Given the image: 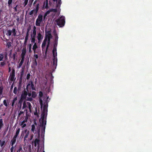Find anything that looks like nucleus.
Segmentation results:
<instances>
[{
    "instance_id": "nucleus-1",
    "label": "nucleus",
    "mask_w": 152,
    "mask_h": 152,
    "mask_svg": "<svg viewBox=\"0 0 152 152\" xmlns=\"http://www.w3.org/2000/svg\"><path fill=\"white\" fill-rule=\"evenodd\" d=\"M48 103L47 102L44 103L42 109V124L39 126L37 127V132L34 133L35 135L34 136L35 140L32 142V145L35 147L38 145L37 152H38L39 150V145L40 142V128L41 129V132L42 134H44L45 125L46 124V116L48 111Z\"/></svg>"
},
{
    "instance_id": "nucleus-2",
    "label": "nucleus",
    "mask_w": 152,
    "mask_h": 152,
    "mask_svg": "<svg viewBox=\"0 0 152 152\" xmlns=\"http://www.w3.org/2000/svg\"><path fill=\"white\" fill-rule=\"evenodd\" d=\"M64 17L62 16L56 20L57 24L60 27H63L64 26L65 21L64 20Z\"/></svg>"
},
{
    "instance_id": "nucleus-3",
    "label": "nucleus",
    "mask_w": 152,
    "mask_h": 152,
    "mask_svg": "<svg viewBox=\"0 0 152 152\" xmlns=\"http://www.w3.org/2000/svg\"><path fill=\"white\" fill-rule=\"evenodd\" d=\"M61 0H58V1L57 2L56 5V9H52L50 10L51 12H60V9L61 5Z\"/></svg>"
},
{
    "instance_id": "nucleus-4",
    "label": "nucleus",
    "mask_w": 152,
    "mask_h": 152,
    "mask_svg": "<svg viewBox=\"0 0 152 152\" xmlns=\"http://www.w3.org/2000/svg\"><path fill=\"white\" fill-rule=\"evenodd\" d=\"M26 108H28L29 109V111L31 113L32 108L31 103L29 102L26 103L25 102H24L23 103V107H22V109H23Z\"/></svg>"
},
{
    "instance_id": "nucleus-5",
    "label": "nucleus",
    "mask_w": 152,
    "mask_h": 152,
    "mask_svg": "<svg viewBox=\"0 0 152 152\" xmlns=\"http://www.w3.org/2000/svg\"><path fill=\"white\" fill-rule=\"evenodd\" d=\"M43 16L39 14L36 20V25L37 26H40V24L42 22Z\"/></svg>"
},
{
    "instance_id": "nucleus-6",
    "label": "nucleus",
    "mask_w": 152,
    "mask_h": 152,
    "mask_svg": "<svg viewBox=\"0 0 152 152\" xmlns=\"http://www.w3.org/2000/svg\"><path fill=\"white\" fill-rule=\"evenodd\" d=\"M28 95L27 91L24 90L22 92V93L21 96V99H26V96Z\"/></svg>"
},
{
    "instance_id": "nucleus-7",
    "label": "nucleus",
    "mask_w": 152,
    "mask_h": 152,
    "mask_svg": "<svg viewBox=\"0 0 152 152\" xmlns=\"http://www.w3.org/2000/svg\"><path fill=\"white\" fill-rule=\"evenodd\" d=\"M39 1L38 0H36L33 3V5L36 8V13L39 10Z\"/></svg>"
},
{
    "instance_id": "nucleus-8",
    "label": "nucleus",
    "mask_w": 152,
    "mask_h": 152,
    "mask_svg": "<svg viewBox=\"0 0 152 152\" xmlns=\"http://www.w3.org/2000/svg\"><path fill=\"white\" fill-rule=\"evenodd\" d=\"M29 87H31L33 90H35V88L32 81L31 82L30 84L29 83L27 86L26 88L27 91H28V89Z\"/></svg>"
},
{
    "instance_id": "nucleus-9",
    "label": "nucleus",
    "mask_w": 152,
    "mask_h": 152,
    "mask_svg": "<svg viewBox=\"0 0 152 152\" xmlns=\"http://www.w3.org/2000/svg\"><path fill=\"white\" fill-rule=\"evenodd\" d=\"M15 76V70L13 69L12 71L10 73V80L11 81H13Z\"/></svg>"
},
{
    "instance_id": "nucleus-10",
    "label": "nucleus",
    "mask_w": 152,
    "mask_h": 152,
    "mask_svg": "<svg viewBox=\"0 0 152 152\" xmlns=\"http://www.w3.org/2000/svg\"><path fill=\"white\" fill-rule=\"evenodd\" d=\"M26 52V48H23L22 50V52L21 55V58H24L25 56Z\"/></svg>"
},
{
    "instance_id": "nucleus-11",
    "label": "nucleus",
    "mask_w": 152,
    "mask_h": 152,
    "mask_svg": "<svg viewBox=\"0 0 152 152\" xmlns=\"http://www.w3.org/2000/svg\"><path fill=\"white\" fill-rule=\"evenodd\" d=\"M25 135L24 137V141L26 140V139L28 137L29 134V131L27 129H26L24 131Z\"/></svg>"
},
{
    "instance_id": "nucleus-12",
    "label": "nucleus",
    "mask_w": 152,
    "mask_h": 152,
    "mask_svg": "<svg viewBox=\"0 0 152 152\" xmlns=\"http://www.w3.org/2000/svg\"><path fill=\"white\" fill-rule=\"evenodd\" d=\"M50 39H48V45L47 46V47L45 49V56H46L47 55V51L49 47V45L50 43Z\"/></svg>"
},
{
    "instance_id": "nucleus-13",
    "label": "nucleus",
    "mask_w": 152,
    "mask_h": 152,
    "mask_svg": "<svg viewBox=\"0 0 152 152\" xmlns=\"http://www.w3.org/2000/svg\"><path fill=\"white\" fill-rule=\"evenodd\" d=\"M47 40V38H45L42 44V50H43L44 49H45V46L46 44Z\"/></svg>"
},
{
    "instance_id": "nucleus-14",
    "label": "nucleus",
    "mask_w": 152,
    "mask_h": 152,
    "mask_svg": "<svg viewBox=\"0 0 152 152\" xmlns=\"http://www.w3.org/2000/svg\"><path fill=\"white\" fill-rule=\"evenodd\" d=\"M49 6L48 5V1L46 0L44 3L43 4V7L47 9L49 8Z\"/></svg>"
},
{
    "instance_id": "nucleus-15",
    "label": "nucleus",
    "mask_w": 152,
    "mask_h": 152,
    "mask_svg": "<svg viewBox=\"0 0 152 152\" xmlns=\"http://www.w3.org/2000/svg\"><path fill=\"white\" fill-rule=\"evenodd\" d=\"M53 65L56 66L57 65V58H56L55 56L53 57Z\"/></svg>"
},
{
    "instance_id": "nucleus-16",
    "label": "nucleus",
    "mask_w": 152,
    "mask_h": 152,
    "mask_svg": "<svg viewBox=\"0 0 152 152\" xmlns=\"http://www.w3.org/2000/svg\"><path fill=\"white\" fill-rule=\"evenodd\" d=\"M25 111H26V117L25 118V119L23 121L22 123V125H23L24 124V123L26 122L27 121V117L28 116L27 114V110H25Z\"/></svg>"
},
{
    "instance_id": "nucleus-17",
    "label": "nucleus",
    "mask_w": 152,
    "mask_h": 152,
    "mask_svg": "<svg viewBox=\"0 0 152 152\" xmlns=\"http://www.w3.org/2000/svg\"><path fill=\"white\" fill-rule=\"evenodd\" d=\"M37 37L39 41H40L43 38V37L40 33L38 34Z\"/></svg>"
},
{
    "instance_id": "nucleus-18",
    "label": "nucleus",
    "mask_w": 152,
    "mask_h": 152,
    "mask_svg": "<svg viewBox=\"0 0 152 152\" xmlns=\"http://www.w3.org/2000/svg\"><path fill=\"white\" fill-rule=\"evenodd\" d=\"M31 28L30 26H29L28 28L27 32H26V36L25 37V38H28V37L29 35V31L31 30Z\"/></svg>"
},
{
    "instance_id": "nucleus-19",
    "label": "nucleus",
    "mask_w": 152,
    "mask_h": 152,
    "mask_svg": "<svg viewBox=\"0 0 152 152\" xmlns=\"http://www.w3.org/2000/svg\"><path fill=\"white\" fill-rule=\"evenodd\" d=\"M16 137H15L14 136L13 137V139L11 140V145H13L15 143L16 141Z\"/></svg>"
},
{
    "instance_id": "nucleus-20",
    "label": "nucleus",
    "mask_w": 152,
    "mask_h": 152,
    "mask_svg": "<svg viewBox=\"0 0 152 152\" xmlns=\"http://www.w3.org/2000/svg\"><path fill=\"white\" fill-rule=\"evenodd\" d=\"M35 125L34 124H33L31 126V131L33 132H34V131H35V132H37V130H35Z\"/></svg>"
},
{
    "instance_id": "nucleus-21",
    "label": "nucleus",
    "mask_w": 152,
    "mask_h": 152,
    "mask_svg": "<svg viewBox=\"0 0 152 152\" xmlns=\"http://www.w3.org/2000/svg\"><path fill=\"white\" fill-rule=\"evenodd\" d=\"M58 42H54V46L53 49L54 51H56V47L57 45Z\"/></svg>"
},
{
    "instance_id": "nucleus-22",
    "label": "nucleus",
    "mask_w": 152,
    "mask_h": 152,
    "mask_svg": "<svg viewBox=\"0 0 152 152\" xmlns=\"http://www.w3.org/2000/svg\"><path fill=\"white\" fill-rule=\"evenodd\" d=\"M20 130V128H18V129H17L16 132L14 136V137H18V136L19 134Z\"/></svg>"
},
{
    "instance_id": "nucleus-23",
    "label": "nucleus",
    "mask_w": 152,
    "mask_h": 152,
    "mask_svg": "<svg viewBox=\"0 0 152 152\" xmlns=\"http://www.w3.org/2000/svg\"><path fill=\"white\" fill-rule=\"evenodd\" d=\"M53 57H54V56H55L56 58H57V53L56 52V51H54L53 49Z\"/></svg>"
},
{
    "instance_id": "nucleus-24",
    "label": "nucleus",
    "mask_w": 152,
    "mask_h": 152,
    "mask_svg": "<svg viewBox=\"0 0 152 152\" xmlns=\"http://www.w3.org/2000/svg\"><path fill=\"white\" fill-rule=\"evenodd\" d=\"M24 60V58H22L21 61L20 62V63L19 65V67H20L23 64V63Z\"/></svg>"
},
{
    "instance_id": "nucleus-25",
    "label": "nucleus",
    "mask_w": 152,
    "mask_h": 152,
    "mask_svg": "<svg viewBox=\"0 0 152 152\" xmlns=\"http://www.w3.org/2000/svg\"><path fill=\"white\" fill-rule=\"evenodd\" d=\"M31 96L32 98H35L37 96L36 93L34 91H32Z\"/></svg>"
},
{
    "instance_id": "nucleus-26",
    "label": "nucleus",
    "mask_w": 152,
    "mask_h": 152,
    "mask_svg": "<svg viewBox=\"0 0 152 152\" xmlns=\"http://www.w3.org/2000/svg\"><path fill=\"white\" fill-rule=\"evenodd\" d=\"M53 36L51 34H48V35H46V37L47 39H52Z\"/></svg>"
},
{
    "instance_id": "nucleus-27",
    "label": "nucleus",
    "mask_w": 152,
    "mask_h": 152,
    "mask_svg": "<svg viewBox=\"0 0 152 152\" xmlns=\"http://www.w3.org/2000/svg\"><path fill=\"white\" fill-rule=\"evenodd\" d=\"M24 112L20 111L18 114V118L19 117H20V115H24Z\"/></svg>"
},
{
    "instance_id": "nucleus-28",
    "label": "nucleus",
    "mask_w": 152,
    "mask_h": 152,
    "mask_svg": "<svg viewBox=\"0 0 152 152\" xmlns=\"http://www.w3.org/2000/svg\"><path fill=\"white\" fill-rule=\"evenodd\" d=\"M45 33L46 35H48V34H51V30L50 29L49 30H48V31H47L46 29H45Z\"/></svg>"
},
{
    "instance_id": "nucleus-29",
    "label": "nucleus",
    "mask_w": 152,
    "mask_h": 152,
    "mask_svg": "<svg viewBox=\"0 0 152 152\" xmlns=\"http://www.w3.org/2000/svg\"><path fill=\"white\" fill-rule=\"evenodd\" d=\"M54 34L56 36L54 42H57L58 39V36L57 35V34L56 33H54Z\"/></svg>"
},
{
    "instance_id": "nucleus-30",
    "label": "nucleus",
    "mask_w": 152,
    "mask_h": 152,
    "mask_svg": "<svg viewBox=\"0 0 152 152\" xmlns=\"http://www.w3.org/2000/svg\"><path fill=\"white\" fill-rule=\"evenodd\" d=\"M12 33H13V35L15 36L16 35V30L14 28H13L12 30Z\"/></svg>"
},
{
    "instance_id": "nucleus-31",
    "label": "nucleus",
    "mask_w": 152,
    "mask_h": 152,
    "mask_svg": "<svg viewBox=\"0 0 152 152\" xmlns=\"http://www.w3.org/2000/svg\"><path fill=\"white\" fill-rule=\"evenodd\" d=\"M12 1V0H8V4L9 7H10V6H11Z\"/></svg>"
},
{
    "instance_id": "nucleus-32",
    "label": "nucleus",
    "mask_w": 152,
    "mask_h": 152,
    "mask_svg": "<svg viewBox=\"0 0 152 152\" xmlns=\"http://www.w3.org/2000/svg\"><path fill=\"white\" fill-rule=\"evenodd\" d=\"M51 12V11H50V10H48L44 14V18H45L46 16H47L49 14L50 12Z\"/></svg>"
},
{
    "instance_id": "nucleus-33",
    "label": "nucleus",
    "mask_w": 152,
    "mask_h": 152,
    "mask_svg": "<svg viewBox=\"0 0 152 152\" xmlns=\"http://www.w3.org/2000/svg\"><path fill=\"white\" fill-rule=\"evenodd\" d=\"M36 34V31H33V34L31 35V37H35Z\"/></svg>"
},
{
    "instance_id": "nucleus-34",
    "label": "nucleus",
    "mask_w": 152,
    "mask_h": 152,
    "mask_svg": "<svg viewBox=\"0 0 152 152\" xmlns=\"http://www.w3.org/2000/svg\"><path fill=\"white\" fill-rule=\"evenodd\" d=\"M3 126V121L2 119H0V129H1V127Z\"/></svg>"
},
{
    "instance_id": "nucleus-35",
    "label": "nucleus",
    "mask_w": 152,
    "mask_h": 152,
    "mask_svg": "<svg viewBox=\"0 0 152 152\" xmlns=\"http://www.w3.org/2000/svg\"><path fill=\"white\" fill-rule=\"evenodd\" d=\"M35 37H31V42L33 43H34L35 41Z\"/></svg>"
},
{
    "instance_id": "nucleus-36",
    "label": "nucleus",
    "mask_w": 152,
    "mask_h": 152,
    "mask_svg": "<svg viewBox=\"0 0 152 152\" xmlns=\"http://www.w3.org/2000/svg\"><path fill=\"white\" fill-rule=\"evenodd\" d=\"M17 100V97L15 98L13 100L12 104V106H14V105L15 104V102Z\"/></svg>"
},
{
    "instance_id": "nucleus-37",
    "label": "nucleus",
    "mask_w": 152,
    "mask_h": 152,
    "mask_svg": "<svg viewBox=\"0 0 152 152\" xmlns=\"http://www.w3.org/2000/svg\"><path fill=\"white\" fill-rule=\"evenodd\" d=\"M37 43H35L34 44V45H33L32 49H36L37 48Z\"/></svg>"
},
{
    "instance_id": "nucleus-38",
    "label": "nucleus",
    "mask_w": 152,
    "mask_h": 152,
    "mask_svg": "<svg viewBox=\"0 0 152 152\" xmlns=\"http://www.w3.org/2000/svg\"><path fill=\"white\" fill-rule=\"evenodd\" d=\"M39 102L41 105V107H42L43 105L42 100L41 98H39Z\"/></svg>"
},
{
    "instance_id": "nucleus-39",
    "label": "nucleus",
    "mask_w": 152,
    "mask_h": 152,
    "mask_svg": "<svg viewBox=\"0 0 152 152\" xmlns=\"http://www.w3.org/2000/svg\"><path fill=\"white\" fill-rule=\"evenodd\" d=\"M18 89H17V88L16 87H15L14 89V90H13V93L15 94H17V92H18Z\"/></svg>"
},
{
    "instance_id": "nucleus-40",
    "label": "nucleus",
    "mask_w": 152,
    "mask_h": 152,
    "mask_svg": "<svg viewBox=\"0 0 152 152\" xmlns=\"http://www.w3.org/2000/svg\"><path fill=\"white\" fill-rule=\"evenodd\" d=\"M31 46L32 45L31 44H29L28 45V46L29 47V51L30 53H31L32 52V50L31 49Z\"/></svg>"
},
{
    "instance_id": "nucleus-41",
    "label": "nucleus",
    "mask_w": 152,
    "mask_h": 152,
    "mask_svg": "<svg viewBox=\"0 0 152 152\" xmlns=\"http://www.w3.org/2000/svg\"><path fill=\"white\" fill-rule=\"evenodd\" d=\"M28 0H24V7L26 6L27 4L28 3Z\"/></svg>"
},
{
    "instance_id": "nucleus-42",
    "label": "nucleus",
    "mask_w": 152,
    "mask_h": 152,
    "mask_svg": "<svg viewBox=\"0 0 152 152\" xmlns=\"http://www.w3.org/2000/svg\"><path fill=\"white\" fill-rule=\"evenodd\" d=\"M8 35L10 36L11 35L12 33V30H9L7 31Z\"/></svg>"
},
{
    "instance_id": "nucleus-43",
    "label": "nucleus",
    "mask_w": 152,
    "mask_h": 152,
    "mask_svg": "<svg viewBox=\"0 0 152 152\" xmlns=\"http://www.w3.org/2000/svg\"><path fill=\"white\" fill-rule=\"evenodd\" d=\"M17 54V53L15 52L14 53H13V54L12 57L13 58V59L14 60H15V56H16V55Z\"/></svg>"
},
{
    "instance_id": "nucleus-44",
    "label": "nucleus",
    "mask_w": 152,
    "mask_h": 152,
    "mask_svg": "<svg viewBox=\"0 0 152 152\" xmlns=\"http://www.w3.org/2000/svg\"><path fill=\"white\" fill-rule=\"evenodd\" d=\"M27 101H32V99L31 97H26V99H25Z\"/></svg>"
},
{
    "instance_id": "nucleus-45",
    "label": "nucleus",
    "mask_w": 152,
    "mask_h": 152,
    "mask_svg": "<svg viewBox=\"0 0 152 152\" xmlns=\"http://www.w3.org/2000/svg\"><path fill=\"white\" fill-rule=\"evenodd\" d=\"M7 45L8 48H10L11 46V42H9L7 43Z\"/></svg>"
},
{
    "instance_id": "nucleus-46",
    "label": "nucleus",
    "mask_w": 152,
    "mask_h": 152,
    "mask_svg": "<svg viewBox=\"0 0 152 152\" xmlns=\"http://www.w3.org/2000/svg\"><path fill=\"white\" fill-rule=\"evenodd\" d=\"M23 149L21 147H20L18 150L17 152H20V151H22Z\"/></svg>"
},
{
    "instance_id": "nucleus-47",
    "label": "nucleus",
    "mask_w": 152,
    "mask_h": 152,
    "mask_svg": "<svg viewBox=\"0 0 152 152\" xmlns=\"http://www.w3.org/2000/svg\"><path fill=\"white\" fill-rule=\"evenodd\" d=\"M3 103H4V104L6 106V107H7V102H6V100H4V101H3Z\"/></svg>"
},
{
    "instance_id": "nucleus-48",
    "label": "nucleus",
    "mask_w": 152,
    "mask_h": 152,
    "mask_svg": "<svg viewBox=\"0 0 152 152\" xmlns=\"http://www.w3.org/2000/svg\"><path fill=\"white\" fill-rule=\"evenodd\" d=\"M43 96V93L41 91H40L39 92V96H40L39 98H41Z\"/></svg>"
},
{
    "instance_id": "nucleus-49",
    "label": "nucleus",
    "mask_w": 152,
    "mask_h": 152,
    "mask_svg": "<svg viewBox=\"0 0 152 152\" xmlns=\"http://www.w3.org/2000/svg\"><path fill=\"white\" fill-rule=\"evenodd\" d=\"M23 99H20V100L19 102V103L20 104V109L21 107V106L22 105V101Z\"/></svg>"
},
{
    "instance_id": "nucleus-50",
    "label": "nucleus",
    "mask_w": 152,
    "mask_h": 152,
    "mask_svg": "<svg viewBox=\"0 0 152 152\" xmlns=\"http://www.w3.org/2000/svg\"><path fill=\"white\" fill-rule=\"evenodd\" d=\"M4 57L2 54H0V61H1Z\"/></svg>"
},
{
    "instance_id": "nucleus-51",
    "label": "nucleus",
    "mask_w": 152,
    "mask_h": 152,
    "mask_svg": "<svg viewBox=\"0 0 152 152\" xmlns=\"http://www.w3.org/2000/svg\"><path fill=\"white\" fill-rule=\"evenodd\" d=\"M5 142V141H3L1 143V147H2L4 144Z\"/></svg>"
},
{
    "instance_id": "nucleus-52",
    "label": "nucleus",
    "mask_w": 152,
    "mask_h": 152,
    "mask_svg": "<svg viewBox=\"0 0 152 152\" xmlns=\"http://www.w3.org/2000/svg\"><path fill=\"white\" fill-rule=\"evenodd\" d=\"M5 64L4 62H2L0 63V65L1 66H3L5 65Z\"/></svg>"
},
{
    "instance_id": "nucleus-53",
    "label": "nucleus",
    "mask_w": 152,
    "mask_h": 152,
    "mask_svg": "<svg viewBox=\"0 0 152 152\" xmlns=\"http://www.w3.org/2000/svg\"><path fill=\"white\" fill-rule=\"evenodd\" d=\"M30 73L28 74L27 75V77H26L27 79V80L29 79L30 78Z\"/></svg>"
},
{
    "instance_id": "nucleus-54",
    "label": "nucleus",
    "mask_w": 152,
    "mask_h": 152,
    "mask_svg": "<svg viewBox=\"0 0 152 152\" xmlns=\"http://www.w3.org/2000/svg\"><path fill=\"white\" fill-rule=\"evenodd\" d=\"M3 88L2 87H0V95H1L2 92Z\"/></svg>"
},
{
    "instance_id": "nucleus-55",
    "label": "nucleus",
    "mask_w": 152,
    "mask_h": 152,
    "mask_svg": "<svg viewBox=\"0 0 152 152\" xmlns=\"http://www.w3.org/2000/svg\"><path fill=\"white\" fill-rule=\"evenodd\" d=\"M34 10H31L29 13V14L30 15H32L34 13Z\"/></svg>"
},
{
    "instance_id": "nucleus-56",
    "label": "nucleus",
    "mask_w": 152,
    "mask_h": 152,
    "mask_svg": "<svg viewBox=\"0 0 152 152\" xmlns=\"http://www.w3.org/2000/svg\"><path fill=\"white\" fill-rule=\"evenodd\" d=\"M14 150V147L13 145H12V147L10 148L11 152H13Z\"/></svg>"
},
{
    "instance_id": "nucleus-57",
    "label": "nucleus",
    "mask_w": 152,
    "mask_h": 152,
    "mask_svg": "<svg viewBox=\"0 0 152 152\" xmlns=\"http://www.w3.org/2000/svg\"><path fill=\"white\" fill-rule=\"evenodd\" d=\"M34 57L35 58V59H37L38 58V56L37 54H34Z\"/></svg>"
},
{
    "instance_id": "nucleus-58",
    "label": "nucleus",
    "mask_w": 152,
    "mask_h": 152,
    "mask_svg": "<svg viewBox=\"0 0 152 152\" xmlns=\"http://www.w3.org/2000/svg\"><path fill=\"white\" fill-rule=\"evenodd\" d=\"M28 92V96H31V95H32V94H31V92H29V91H27Z\"/></svg>"
},
{
    "instance_id": "nucleus-59",
    "label": "nucleus",
    "mask_w": 152,
    "mask_h": 152,
    "mask_svg": "<svg viewBox=\"0 0 152 152\" xmlns=\"http://www.w3.org/2000/svg\"><path fill=\"white\" fill-rule=\"evenodd\" d=\"M34 65L35 66H36L37 65V61H36V59H35V60H34Z\"/></svg>"
},
{
    "instance_id": "nucleus-60",
    "label": "nucleus",
    "mask_w": 152,
    "mask_h": 152,
    "mask_svg": "<svg viewBox=\"0 0 152 152\" xmlns=\"http://www.w3.org/2000/svg\"><path fill=\"white\" fill-rule=\"evenodd\" d=\"M18 7V5H16L15 7L14 8V9L15 10V12L17 11V7Z\"/></svg>"
},
{
    "instance_id": "nucleus-61",
    "label": "nucleus",
    "mask_w": 152,
    "mask_h": 152,
    "mask_svg": "<svg viewBox=\"0 0 152 152\" xmlns=\"http://www.w3.org/2000/svg\"><path fill=\"white\" fill-rule=\"evenodd\" d=\"M28 39V38H25L24 43H26L27 42V40Z\"/></svg>"
},
{
    "instance_id": "nucleus-62",
    "label": "nucleus",
    "mask_w": 152,
    "mask_h": 152,
    "mask_svg": "<svg viewBox=\"0 0 152 152\" xmlns=\"http://www.w3.org/2000/svg\"><path fill=\"white\" fill-rule=\"evenodd\" d=\"M33 137V134L31 136L30 138L29 139L30 140H31Z\"/></svg>"
},
{
    "instance_id": "nucleus-63",
    "label": "nucleus",
    "mask_w": 152,
    "mask_h": 152,
    "mask_svg": "<svg viewBox=\"0 0 152 152\" xmlns=\"http://www.w3.org/2000/svg\"><path fill=\"white\" fill-rule=\"evenodd\" d=\"M36 28L35 26H34L33 27V31H36Z\"/></svg>"
},
{
    "instance_id": "nucleus-64",
    "label": "nucleus",
    "mask_w": 152,
    "mask_h": 152,
    "mask_svg": "<svg viewBox=\"0 0 152 152\" xmlns=\"http://www.w3.org/2000/svg\"><path fill=\"white\" fill-rule=\"evenodd\" d=\"M16 20L18 22L19 21V17H17V18L16 19Z\"/></svg>"
}]
</instances>
